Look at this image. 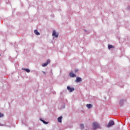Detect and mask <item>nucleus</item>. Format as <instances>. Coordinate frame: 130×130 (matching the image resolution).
<instances>
[{
	"label": "nucleus",
	"instance_id": "f257e3e1",
	"mask_svg": "<svg viewBox=\"0 0 130 130\" xmlns=\"http://www.w3.org/2000/svg\"><path fill=\"white\" fill-rule=\"evenodd\" d=\"M100 124L96 122L92 123V127H93L94 129L100 128Z\"/></svg>",
	"mask_w": 130,
	"mask_h": 130
},
{
	"label": "nucleus",
	"instance_id": "ddd939ff",
	"mask_svg": "<svg viewBox=\"0 0 130 130\" xmlns=\"http://www.w3.org/2000/svg\"><path fill=\"white\" fill-rule=\"evenodd\" d=\"M80 128H81L82 129H83L84 128V125H83V124L80 125Z\"/></svg>",
	"mask_w": 130,
	"mask_h": 130
},
{
	"label": "nucleus",
	"instance_id": "39448f33",
	"mask_svg": "<svg viewBox=\"0 0 130 130\" xmlns=\"http://www.w3.org/2000/svg\"><path fill=\"white\" fill-rule=\"evenodd\" d=\"M67 89L69 90V91H70V92H72V91H74V90H75V88H71L70 86H68Z\"/></svg>",
	"mask_w": 130,
	"mask_h": 130
},
{
	"label": "nucleus",
	"instance_id": "6e6552de",
	"mask_svg": "<svg viewBox=\"0 0 130 130\" xmlns=\"http://www.w3.org/2000/svg\"><path fill=\"white\" fill-rule=\"evenodd\" d=\"M62 116H60V117L58 118L57 120L59 123H62Z\"/></svg>",
	"mask_w": 130,
	"mask_h": 130
},
{
	"label": "nucleus",
	"instance_id": "0eeeda50",
	"mask_svg": "<svg viewBox=\"0 0 130 130\" xmlns=\"http://www.w3.org/2000/svg\"><path fill=\"white\" fill-rule=\"evenodd\" d=\"M70 76L71 78H74V77H76V74H75L74 73H70Z\"/></svg>",
	"mask_w": 130,
	"mask_h": 130
},
{
	"label": "nucleus",
	"instance_id": "f8f14e48",
	"mask_svg": "<svg viewBox=\"0 0 130 130\" xmlns=\"http://www.w3.org/2000/svg\"><path fill=\"white\" fill-rule=\"evenodd\" d=\"M112 48H114V46H113L112 45H109L108 46V49H112Z\"/></svg>",
	"mask_w": 130,
	"mask_h": 130
},
{
	"label": "nucleus",
	"instance_id": "9b49d317",
	"mask_svg": "<svg viewBox=\"0 0 130 130\" xmlns=\"http://www.w3.org/2000/svg\"><path fill=\"white\" fill-rule=\"evenodd\" d=\"M22 70L23 71H26V72H27V73H29L30 72V70L29 69L22 68Z\"/></svg>",
	"mask_w": 130,
	"mask_h": 130
},
{
	"label": "nucleus",
	"instance_id": "9d476101",
	"mask_svg": "<svg viewBox=\"0 0 130 130\" xmlns=\"http://www.w3.org/2000/svg\"><path fill=\"white\" fill-rule=\"evenodd\" d=\"M86 107L87 108H91V107H92V105H91V104H87L86 105Z\"/></svg>",
	"mask_w": 130,
	"mask_h": 130
},
{
	"label": "nucleus",
	"instance_id": "1a4fd4ad",
	"mask_svg": "<svg viewBox=\"0 0 130 130\" xmlns=\"http://www.w3.org/2000/svg\"><path fill=\"white\" fill-rule=\"evenodd\" d=\"M34 33L35 34H36V35L37 36H39L40 35V32H38V30H37V29L34 30Z\"/></svg>",
	"mask_w": 130,
	"mask_h": 130
},
{
	"label": "nucleus",
	"instance_id": "dca6fc26",
	"mask_svg": "<svg viewBox=\"0 0 130 130\" xmlns=\"http://www.w3.org/2000/svg\"><path fill=\"white\" fill-rule=\"evenodd\" d=\"M78 72V70H75V73H77Z\"/></svg>",
	"mask_w": 130,
	"mask_h": 130
},
{
	"label": "nucleus",
	"instance_id": "2eb2a0df",
	"mask_svg": "<svg viewBox=\"0 0 130 130\" xmlns=\"http://www.w3.org/2000/svg\"><path fill=\"white\" fill-rule=\"evenodd\" d=\"M4 117V114H1V113H0V118H1V117Z\"/></svg>",
	"mask_w": 130,
	"mask_h": 130
},
{
	"label": "nucleus",
	"instance_id": "7ed1b4c3",
	"mask_svg": "<svg viewBox=\"0 0 130 130\" xmlns=\"http://www.w3.org/2000/svg\"><path fill=\"white\" fill-rule=\"evenodd\" d=\"M50 63V60L48 59L47 60V62L46 63H44L42 64V67H46V66H48V64Z\"/></svg>",
	"mask_w": 130,
	"mask_h": 130
},
{
	"label": "nucleus",
	"instance_id": "f3484780",
	"mask_svg": "<svg viewBox=\"0 0 130 130\" xmlns=\"http://www.w3.org/2000/svg\"><path fill=\"white\" fill-rule=\"evenodd\" d=\"M43 73H44V74H46V73L44 71H43Z\"/></svg>",
	"mask_w": 130,
	"mask_h": 130
},
{
	"label": "nucleus",
	"instance_id": "4468645a",
	"mask_svg": "<svg viewBox=\"0 0 130 130\" xmlns=\"http://www.w3.org/2000/svg\"><path fill=\"white\" fill-rule=\"evenodd\" d=\"M42 121L43 122V123H44V124H47L48 123V122H47L43 120H42Z\"/></svg>",
	"mask_w": 130,
	"mask_h": 130
},
{
	"label": "nucleus",
	"instance_id": "f03ea898",
	"mask_svg": "<svg viewBox=\"0 0 130 130\" xmlns=\"http://www.w3.org/2000/svg\"><path fill=\"white\" fill-rule=\"evenodd\" d=\"M115 123L114 121L113 120H110V122H109L108 125H106V126L108 128H109L113 125H114Z\"/></svg>",
	"mask_w": 130,
	"mask_h": 130
},
{
	"label": "nucleus",
	"instance_id": "423d86ee",
	"mask_svg": "<svg viewBox=\"0 0 130 130\" xmlns=\"http://www.w3.org/2000/svg\"><path fill=\"white\" fill-rule=\"evenodd\" d=\"M82 81V79L81 77H77L76 79V82H81Z\"/></svg>",
	"mask_w": 130,
	"mask_h": 130
},
{
	"label": "nucleus",
	"instance_id": "20e7f679",
	"mask_svg": "<svg viewBox=\"0 0 130 130\" xmlns=\"http://www.w3.org/2000/svg\"><path fill=\"white\" fill-rule=\"evenodd\" d=\"M52 36L53 37H54V38H58V34L56 32L55 30H53Z\"/></svg>",
	"mask_w": 130,
	"mask_h": 130
}]
</instances>
